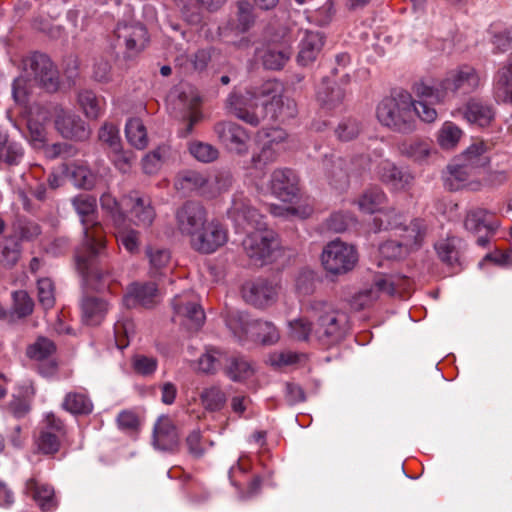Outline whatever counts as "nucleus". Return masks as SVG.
Masks as SVG:
<instances>
[{
	"instance_id": "f704fd0d",
	"label": "nucleus",
	"mask_w": 512,
	"mask_h": 512,
	"mask_svg": "<svg viewBox=\"0 0 512 512\" xmlns=\"http://www.w3.org/2000/svg\"><path fill=\"white\" fill-rule=\"evenodd\" d=\"M497 100L512 104V53L505 65L498 71L495 83Z\"/></svg>"
},
{
	"instance_id": "79ce46f5",
	"label": "nucleus",
	"mask_w": 512,
	"mask_h": 512,
	"mask_svg": "<svg viewBox=\"0 0 512 512\" xmlns=\"http://www.w3.org/2000/svg\"><path fill=\"white\" fill-rule=\"evenodd\" d=\"M461 240L456 237H449L439 241L435 249L439 259L448 266L455 267L460 264Z\"/></svg>"
},
{
	"instance_id": "20e7f679",
	"label": "nucleus",
	"mask_w": 512,
	"mask_h": 512,
	"mask_svg": "<svg viewBox=\"0 0 512 512\" xmlns=\"http://www.w3.org/2000/svg\"><path fill=\"white\" fill-rule=\"evenodd\" d=\"M29 140L35 148L42 147L47 138L46 124L53 117L56 130L67 139L83 141L90 129L76 114L58 104H33L25 110Z\"/></svg>"
},
{
	"instance_id": "8fccbe9b",
	"label": "nucleus",
	"mask_w": 512,
	"mask_h": 512,
	"mask_svg": "<svg viewBox=\"0 0 512 512\" xmlns=\"http://www.w3.org/2000/svg\"><path fill=\"white\" fill-rule=\"evenodd\" d=\"M227 355L215 348H207L197 361V369L206 374H214L222 366L225 367Z\"/></svg>"
},
{
	"instance_id": "09e8293b",
	"label": "nucleus",
	"mask_w": 512,
	"mask_h": 512,
	"mask_svg": "<svg viewBox=\"0 0 512 512\" xmlns=\"http://www.w3.org/2000/svg\"><path fill=\"white\" fill-rule=\"evenodd\" d=\"M225 373L233 381H244L253 376L254 368L243 357L227 356Z\"/></svg>"
},
{
	"instance_id": "6e6d98bb",
	"label": "nucleus",
	"mask_w": 512,
	"mask_h": 512,
	"mask_svg": "<svg viewBox=\"0 0 512 512\" xmlns=\"http://www.w3.org/2000/svg\"><path fill=\"white\" fill-rule=\"evenodd\" d=\"M462 130L453 122L446 121L437 133V142L443 149H453L462 137Z\"/></svg>"
},
{
	"instance_id": "a19ab883",
	"label": "nucleus",
	"mask_w": 512,
	"mask_h": 512,
	"mask_svg": "<svg viewBox=\"0 0 512 512\" xmlns=\"http://www.w3.org/2000/svg\"><path fill=\"white\" fill-rule=\"evenodd\" d=\"M54 352H55L54 343L45 337L38 338L35 343L31 344L27 348V356L29 358L36 360V361H40V362H42V361L48 362V364H49L48 370L42 371V373H44L45 375L52 373V371L54 370L55 363L52 360H50V357L52 356V354Z\"/></svg>"
},
{
	"instance_id": "774afa93",
	"label": "nucleus",
	"mask_w": 512,
	"mask_h": 512,
	"mask_svg": "<svg viewBox=\"0 0 512 512\" xmlns=\"http://www.w3.org/2000/svg\"><path fill=\"white\" fill-rule=\"evenodd\" d=\"M261 150L258 154L253 155L251 159L252 168L262 170L265 166L275 162L280 155V152L270 147L269 145L261 142Z\"/></svg>"
},
{
	"instance_id": "338daca9",
	"label": "nucleus",
	"mask_w": 512,
	"mask_h": 512,
	"mask_svg": "<svg viewBox=\"0 0 512 512\" xmlns=\"http://www.w3.org/2000/svg\"><path fill=\"white\" fill-rule=\"evenodd\" d=\"M68 174L77 187L89 189L94 185V175L85 166L73 165L68 169Z\"/></svg>"
},
{
	"instance_id": "f257e3e1",
	"label": "nucleus",
	"mask_w": 512,
	"mask_h": 512,
	"mask_svg": "<svg viewBox=\"0 0 512 512\" xmlns=\"http://www.w3.org/2000/svg\"><path fill=\"white\" fill-rule=\"evenodd\" d=\"M226 107L238 119L252 126H258L265 119L284 121L297 114L296 102L280 94V85L276 81H266L244 94L230 93Z\"/></svg>"
},
{
	"instance_id": "5fc2aeb1",
	"label": "nucleus",
	"mask_w": 512,
	"mask_h": 512,
	"mask_svg": "<svg viewBox=\"0 0 512 512\" xmlns=\"http://www.w3.org/2000/svg\"><path fill=\"white\" fill-rule=\"evenodd\" d=\"M314 328L315 326L303 316L287 321V335L292 340H309L311 336L314 337Z\"/></svg>"
},
{
	"instance_id": "a878e982",
	"label": "nucleus",
	"mask_w": 512,
	"mask_h": 512,
	"mask_svg": "<svg viewBox=\"0 0 512 512\" xmlns=\"http://www.w3.org/2000/svg\"><path fill=\"white\" fill-rule=\"evenodd\" d=\"M155 448L162 451H172L179 444V437L172 420L167 416L158 418L153 433Z\"/></svg>"
},
{
	"instance_id": "052dcab7",
	"label": "nucleus",
	"mask_w": 512,
	"mask_h": 512,
	"mask_svg": "<svg viewBox=\"0 0 512 512\" xmlns=\"http://www.w3.org/2000/svg\"><path fill=\"white\" fill-rule=\"evenodd\" d=\"M170 156V149L167 147H159L153 152L147 154L143 158V169L147 174L156 173L163 163H165Z\"/></svg>"
},
{
	"instance_id": "603ef678",
	"label": "nucleus",
	"mask_w": 512,
	"mask_h": 512,
	"mask_svg": "<svg viewBox=\"0 0 512 512\" xmlns=\"http://www.w3.org/2000/svg\"><path fill=\"white\" fill-rule=\"evenodd\" d=\"M251 337L264 345H273L280 339L277 327L269 321L253 320Z\"/></svg>"
},
{
	"instance_id": "bb28decb",
	"label": "nucleus",
	"mask_w": 512,
	"mask_h": 512,
	"mask_svg": "<svg viewBox=\"0 0 512 512\" xmlns=\"http://www.w3.org/2000/svg\"><path fill=\"white\" fill-rule=\"evenodd\" d=\"M114 235L120 248H124L129 254H137L141 246V234L132 228L128 219L123 220L121 216L115 219Z\"/></svg>"
},
{
	"instance_id": "864d4df0",
	"label": "nucleus",
	"mask_w": 512,
	"mask_h": 512,
	"mask_svg": "<svg viewBox=\"0 0 512 512\" xmlns=\"http://www.w3.org/2000/svg\"><path fill=\"white\" fill-rule=\"evenodd\" d=\"M125 134L128 142L137 149H144L148 145L147 131L139 118H131L127 121Z\"/></svg>"
},
{
	"instance_id": "7ed1b4c3",
	"label": "nucleus",
	"mask_w": 512,
	"mask_h": 512,
	"mask_svg": "<svg viewBox=\"0 0 512 512\" xmlns=\"http://www.w3.org/2000/svg\"><path fill=\"white\" fill-rule=\"evenodd\" d=\"M72 203L80 217L83 232L81 247L76 252L77 269L87 286L98 289L104 275L98 268L97 258L105 254L106 237L97 217L96 199L80 194Z\"/></svg>"
},
{
	"instance_id": "0e129e2a",
	"label": "nucleus",
	"mask_w": 512,
	"mask_h": 512,
	"mask_svg": "<svg viewBox=\"0 0 512 512\" xmlns=\"http://www.w3.org/2000/svg\"><path fill=\"white\" fill-rule=\"evenodd\" d=\"M134 323L129 320H119L114 325L115 343L119 349H124L129 344L130 337L134 334Z\"/></svg>"
},
{
	"instance_id": "72a5a7b5",
	"label": "nucleus",
	"mask_w": 512,
	"mask_h": 512,
	"mask_svg": "<svg viewBox=\"0 0 512 512\" xmlns=\"http://www.w3.org/2000/svg\"><path fill=\"white\" fill-rule=\"evenodd\" d=\"M82 319L87 325H98L109 310L106 300L99 297H85L81 303Z\"/></svg>"
},
{
	"instance_id": "ea45409f",
	"label": "nucleus",
	"mask_w": 512,
	"mask_h": 512,
	"mask_svg": "<svg viewBox=\"0 0 512 512\" xmlns=\"http://www.w3.org/2000/svg\"><path fill=\"white\" fill-rule=\"evenodd\" d=\"M177 96L183 107L189 110L187 128L183 133V136H187L191 133L193 126L201 119V113L196 110L200 103V97L198 92L192 87H187L178 93Z\"/></svg>"
},
{
	"instance_id": "aec40b11",
	"label": "nucleus",
	"mask_w": 512,
	"mask_h": 512,
	"mask_svg": "<svg viewBox=\"0 0 512 512\" xmlns=\"http://www.w3.org/2000/svg\"><path fill=\"white\" fill-rule=\"evenodd\" d=\"M219 139L233 152L244 154L248 151L249 133L233 122H219L214 127Z\"/></svg>"
},
{
	"instance_id": "a18cd8bd",
	"label": "nucleus",
	"mask_w": 512,
	"mask_h": 512,
	"mask_svg": "<svg viewBox=\"0 0 512 512\" xmlns=\"http://www.w3.org/2000/svg\"><path fill=\"white\" fill-rule=\"evenodd\" d=\"M146 256L149 260L151 275H164L170 269L171 253L168 249L148 247Z\"/></svg>"
},
{
	"instance_id": "58836bf2",
	"label": "nucleus",
	"mask_w": 512,
	"mask_h": 512,
	"mask_svg": "<svg viewBox=\"0 0 512 512\" xmlns=\"http://www.w3.org/2000/svg\"><path fill=\"white\" fill-rule=\"evenodd\" d=\"M225 322L229 330L240 341L251 336L253 320H250L247 314L236 310H229L226 313Z\"/></svg>"
},
{
	"instance_id": "1a4fd4ad",
	"label": "nucleus",
	"mask_w": 512,
	"mask_h": 512,
	"mask_svg": "<svg viewBox=\"0 0 512 512\" xmlns=\"http://www.w3.org/2000/svg\"><path fill=\"white\" fill-rule=\"evenodd\" d=\"M308 310L316 317L314 337L324 345H333L348 332L349 317L345 311L324 300H312Z\"/></svg>"
},
{
	"instance_id": "cd10ccee",
	"label": "nucleus",
	"mask_w": 512,
	"mask_h": 512,
	"mask_svg": "<svg viewBox=\"0 0 512 512\" xmlns=\"http://www.w3.org/2000/svg\"><path fill=\"white\" fill-rule=\"evenodd\" d=\"M157 297V287L155 283H132L128 286L123 297V304L127 308L141 305L149 307L154 304Z\"/></svg>"
},
{
	"instance_id": "473e14b6",
	"label": "nucleus",
	"mask_w": 512,
	"mask_h": 512,
	"mask_svg": "<svg viewBox=\"0 0 512 512\" xmlns=\"http://www.w3.org/2000/svg\"><path fill=\"white\" fill-rule=\"evenodd\" d=\"M291 56V49L286 45L271 44L258 52L263 66L270 70H279L284 67Z\"/></svg>"
},
{
	"instance_id": "c9c22d12",
	"label": "nucleus",
	"mask_w": 512,
	"mask_h": 512,
	"mask_svg": "<svg viewBox=\"0 0 512 512\" xmlns=\"http://www.w3.org/2000/svg\"><path fill=\"white\" fill-rule=\"evenodd\" d=\"M459 160L476 171L485 167L490 161L488 145L482 141L472 143L459 157Z\"/></svg>"
},
{
	"instance_id": "c03bdc74",
	"label": "nucleus",
	"mask_w": 512,
	"mask_h": 512,
	"mask_svg": "<svg viewBox=\"0 0 512 512\" xmlns=\"http://www.w3.org/2000/svg\"><path fill=\"white\" fill-rule=\"evenodd\" d=\"M77 101L87 118L97 119L103 113L105 100L102 97H98L93 91H80Z\"/></svg>"
},
{
	"instance_id": "37998d69",
	"label": "nucleus",
	"mask_w": 512,
	"mask_h": 512,
	"mask_svg": "<svg viewBox=\"0 0 512 512\" xmlns=\"http://www.w3.org/2000/svg\"><path fill=\"white\" fill-rule=\"evenodd\" d=\"M386 201V194L379 187L366 189L355 201L359 210L363 213L372 214L380 209Z\"/></svg>"
},
{
	"instance_id": "e433bc0d",
	"label": "nucleus",
	"mask_w": 512,
	"mask_h": 512,
	"mask_svg": "<svg viewBox=\"0 0 512 512\" xmlns=\"http://www.w3.org/2000/svg\"><path fill=\"white\" fill-rule=\"evenodd\" d=\"M270 212L277 217L305 219L312 214L313 208L306 199H297L285 205H272Z\"/></svg>"
},
{
	"instance_id": "4be33fe9",
	"label": "nucleus",
	"mask_w": 512,
	"mask_h": 512,
	"mask_svg": "<svg viewBox=\"0 0 512 512\" xmlns=\"http://www.w3.org/2000/svg\"><path fill=\"white\" fill-rule=\"evenodd\" d=\"M213 182L218 185L215 190H211L210 181L204 174L196 171H187L179 177V188L183 190H198L202 195L207 197H214L217 193L226 190L230 184V178L227 176L223 183H220L218 178H215Z\"/></svg>"
},
{
	"instance_id": "680f3d73",
	"label": "nucleus",
	"mask_w": 512,
	"mask_h": 512,
	"mask_svg": "<svg viewBox=\"0 0 512 512\" xmlns=\"http://www.w3.org/2000/svg\"><path fill=\"white\" fill-rule=\"evenodd\" d=\"M190 154L198 161L209 163L218 158V150L209 143L193 141L189 144Z\"/></svg>"
},
{
	"instance_id": "69168bd1",
	"label": "nucleus",
	"mask_w": 512,
	"mask_h": 512,
	"mask_svg": "<svg viewBox=\"0 0 512 512\" xmlns=\"http://www.w3.org/2000/svg\"><path fill=\"white\" fill-rule=\"evenodd\" d=\"M38 300L44 309L53 307L55 303V288L50 278L37 281Z\"/></svg>"
},
{
	"instance_id": "4468645a",
	"label": "nucleus",
	"mask_w": 512,
	"mask_h": 512,
	"mask_svg": "<svg viewBox=\"0 0 512 512\" xmlns=\"http://www.w3.org/2000/svg\"><path fill=\"white\" fill-rule=\"evenodd\" d=\"M207 221L205 207L194 201H187L175 212V223L177 230L193 240V236L204 228Z\"/></svg>"
},
{
	"instance_id": "9d476101",
	"label": "nucleus",
	"mask_w": 512,
	"mask_h": 512,
	"mask_svg": "<svg viewBox=\"0 0 512 512\" xmlns=\"http://www.w3.org/2000/svg\"><path fill=\"white\" fill-rule=\"evenodd\" d=\"M411 288V281L399 275H379L376 276L373 285L357 293L352 300V306L356 309H363L376 301L380 294L385 293L390 296L408 293Z\"/></svg>"
},
{
	"instance_id": "e2e57ef3",
	"label": "nucleus",
	"mask_w": 512,
	"mask_h": 512,
	"mask_svg": "<svg viewBox=\"0 0 512 512\" xmlns=\"http://www.w3.org/2000/svg\"><path fill=\"white\" fill-rule=\"evenodd\" d=\"M20 257V245L14 239L5 240L0 246V264L4 267H12Z\"/></svg>"
},
{
	"instance_id": "bf43d9fd",
	"label": "nucleus",
	"mask_w": 512,
	"mask_h": 512,
	"mask_svg": "<svg viewBox=\"0 0 512 512\" xmlns=\"http://www.w3.org/2000/svg\"><path fill=\"white\" fill-rule=\"evenodd\" d=\"M33 301L25 291H16L13 293V312L8 314L10 321L14 317L22 318L29 315L33 311Z\"/></svg>"
},
{
	"instance_id": "9b49d317",
	"label": "nucleus",
	"mask_w": 512,
	"mask_h": 512,
	"mask_svg": "<svg viewBox=\"0 0 512 512\" xmlns=\"http://www.w3.org/2000/svg\"><path fill=\"white\" fill-rule=\"evenodd\" d=\"M321 261L328 273L342 275L355 267L358 261V253L353 245L340 240H334L324 247Z\"/></svg>"
},
{
	"instance_id": "7c9ffc66",
	"label": "nucleus",
	"mask_w": 512,
	"mask_h": 512,
	"mask_svg": "<svg viewBox=\"0 0 512 512\" xmlns=\"http://www.w3.org/2000/svg\"><path fill=\"white\" fill-rule=\"evenodd\" d=\"M24 491L32 496L43 511H50L56 507L54 489L50 485L30 478L25 483Z\"/></svg>"
},
{
	"instance_id": "412c9836",
	"label": "nucleus",
	"mask_w": 512,
	"mask_h": 512,
	"mask_svg": "<svg viewBox=\"0 0 512 512\" xmlns=\"http://www.w3.org/2000/svg\"><path fill=\"white\" fill-rule=\"evenodd\" d=\"M65 434L62 421L52 413L45 417L44 427L37 438V447L44 454H54L60 448V438Z\"/></svg>"
},
{
	"instance_id": "2eb2a0df",
	"label": "nucleus",
	"mask_w": 512,
	"mask_h": 512,
	"mask_svg": "<svg viewBox=\"0 0 512 512\" xmlns=\"http://www.w3.org/2000/svg\"><path fill=\"white\" fill-rule=\"evenodd\" d=\"M121 203L129 212L130 224L141 228H149L153 224L156 211L148 197L131 192L122 198Z\"/></svg>"
},
{
	"instance_id": "393cba45",
	"label": "nucleus",
	"mask_w": 512,
	"mask_h": 512,
	"mask_svg": "<svg viewBox=\"0 0 512 512\" xmlns=\"http://www.w3.org/2000/svg\"><path fill=\"white\" fill-rule=\"evenodd\" d=\"M366 159L359 157L355 161L350 160L349 162L341 157L331 156L323 160V169L325 170L327 177L334 180L335 183L346 182L349 175L358 172L364 167Z\"/></svg>"
},
{
	"instance_id": "0eeeda50",
	"label": "nucleus",
	"mask_w": 512,
	"mask_h": 512,
	"mask_svg": "<svg viewBox=\"0 0 512 512\" xmlns=\"http://www.w3.org/2000/svg\"><path fill=\"white\" fill-rule=\"evenodd\" d=\"M39 85L48 92H55L59 87V74L50 58L44 54L34 53L23 60V72L14 80L12 94L15 102L25 104L30 89Z\"/></svg>"
},
{
	"instance_id": "a211bd4d",
	"label": "nucleus",
	"mask_w": 512,
	"mask_h": 512,
	"mask_svg": "<svg viewBox=\"0 0 512 512\" xmlns=\"http://www.w3.org/2000/svg\"><path fill=\"white\" fill-rule=\"evenodd\" d=\"M270 190L272 194L284 203H292L294 200L303 199L299 194L298 177L290 169H276L270 178Z\"/></svg>"
},
{
	"instance_id": "13d9d810",
	"label": "nucleus",
	"mask_w": 512,
	"mask_h": 512,
	"mask_svg": "<svg viewBox=\"0 0 512 512\" xmlns=\"http://www.w3.org/2000/svg\"><path fill=\"white\" fill-rule=\"evenodd\" d=\"M410 253L399 238L388 240L379 246V255L386 260H400Z\"/></svg>"
},
{
	"instance_id": "b1692460",
	"label": "nucleus",
	"mask_w": 512,
	"mask_h": 512,
	"mask_svg": "<svg viewBox=\"0 0 512 512\" xmlns=\"http://www.w3.org/2000/svg\"><path fill=\"white\" fill-rule=\"evenodd\" d=\"M378 175L380 180L393 191L408 190L414 181V177L409 171L397 167L389 160H384L379 164Z\"/></svg>"
},
{
	"instance_id": "4d7b16f0",
	"label": "nucleus",
	"mask_w": 512,
	"mask_h": 512,
	"mask_svg": "<svg viewBox=\"0 0 512 512\" xmlns=\"http://www.w3.org/2000/svg\"><path fill=\"white\" fill-rule=\"evenodd\" d=\"M210 59V51L201 49L192 56H179V58H177V63L185 72L202 71L206 68Z\"/></svg>"
},
{
	"instance_id": "49530a36",
	"label": "nucleus",
	"mask_w": 512,
	"mask_h": 512,
	"mask_svg": "<svg viewBox=\"0 0 512 512\" xmlns=\"http://www.w3.org/2000/svg\"><path fill=\"white\" fill-rule=\"evenodd\" d=\"M260 142H264L280 153L290 147V137L287 132L280 127L265 128L258 132Z\"/></svg>"
},
{
	"instance_id": "4c0bfd02",
	"label": "nucleus",
	"mask_w": 512,
	"mask_h": 512,
	"mask_svg": "<svg viewBox=\"0 0 512 512\" xmlns=\"http://www.w3.org/2000/svg\"><path fill=\"white\" fill-rule=\"evenodd\" d=\"M227 392L219 385L205 387L199 393L201 406L209 412L222 410L227 402Z\"/></svg>"
},
{
	"instance_id": "de8ad7c7",
	"label": "nucleus",
	"mask_w": 512,
	"mask_h": 512,
	"mask_svg": "<svg viewBox=\"0 0 512 512\" xmlns=\"http://www.w3.org/2000/svg\"><path fill=\"white\" fill-rule=\"evenodd\" d=\"M343 98V90L330 82H323L317 90V100L327 110L338 107L342 103Z\"/></svg>"
},
{
	"instance_id": "f03ea898",
	"label": "nucleus",
	"mask_w": 512,
	"mask_h": 512,
	"mask_svg": "<svg viewBox=\"0 0 512 512\" xmlns=\"http://www.w3.org/2000/svg\"><path fill=\"white\" fill-rule=\"evenodd\" d=\"M227 213L239 229H253L242 242L244 252L253 265L263 266L277 260L282 254L280 241L273 230L266 228L264 216L251 206L244 193L233 196Z\"/></svg>"
},
{
	"instance_id": "39448f33",
	"label": "nucleus",
	"mask_w": 512,
	"mask_h": 512,
	"mask_svg": "<svg viewBox=\"0 0 512 512\" xmlns=\"http://www.w3.org/2000/svg\"><path fill=\"white\" fill-rule=\"evenodd\" d=\"M407 91H396L390 97L384 98L377 106L376 117L385 127L394 132L408 134L415 130V116L423 122L432 123L438 113L429 100L416 97Z\"/></svg>"
},
{
	"instance_id": "6e6552de",
	"label": "nucleus",
	"mask_w": 512,
	"mask_h": 512,
	"mask_svg": "<svg viewBox=\"0 0 512 512\" xmlns=\"http://www.w3.org/2000/svg\"><path fill=\"white\" fill-rule=\"evenodd\" d=\"M374 232L391 230L410 252L417 250L423 243L428 232V225L424 219L414 218L407 220L404 214L391 209L381 212L373 219Z\"/></svg>"
},
{
	"instance_id": "ddd939ff",
	"label": "nucleus",
	"mask_w": 512,
	"mask_h": 512,
	"mask_svg": "<svg viewBox=\"0 0 512 512\" xmlns=\"http://www.w3.org/2000/svg\"><path fill=\"white\" fill-rule=\"evenodd\" d=\"M495 216L483 208L470 209L464 219L465 229L477 236V244L486 247L499 227Z\"/></svg>"
},
{
	"instance_id": "c85d7f7f",
	"label": "nucleus",
	"mask_w": 512,
	"mask_h": 512,
	"mask_svg": "<svg viewBox=\"0 0 512 512\" xmlns=\"http://www.w3.org/2000/svg\"><path fill=\"white\" fill-rule=\"evenodd\" d=\"M478 173L472 167L465 165L458 158L455 162L448 166L447 175L445 176V185L450 190H458L463 187L472 185V178Z\"/></svg>"
},
{
	"instance_id": "dca6fc26",
	"label": "nucleus",
	"mask_w": 512,
	"mask_h": 512,
	"mask_svg": "<svg viewBox=\"0 0 512 512\" xmlns=\"http://www.w3.org/2000/svg\"><path fill=\"white\" fill-rule=\"evenodd\" d=\"M227 239V231L218 221L207 220L204 228L193 236L190 244L196 251L210 254L223 246Z\"/></svg>"
},
{
	"instance_id": "423d86ee",
	"label": "nucleus",
	"mask_w": 512,
	"mask_h": 512,
	"mask_svg": "<svg viewBox=\"0 0 512 512\" xmlns=\"http://www.w3.org/2000/svg\"><path fill=\"white\" fill-rule=\"evenodd\" d=\"M483 83L482 74L473 66L463 64L447 72L437 83L416 82L412 91L416 97L429 100L434 106L444 103L449 96L467 95L475 92Z\"/></svg>"
},
{
	"instance_id": "f3484780",
	"label": "nucleus",
	"mask_w": 512,
	"mask_h": 512,
	"mask_svg": "<svg viewBox=\"0 0 512 512\" xmlns=\"http://www.w3.org/2000/svg\"><path fill=\"white\" fill-rule=\"evenodd\" d=\"M278 285L264 279L248 282L242 287V297L250 305L266 308L274 304L278 297Z\"/></svg>"
},
{
	"instance_id": "3c124183",
	"label": "nucleus",
	"mask_w": 512,
	"mask_h": 512,
	"mask_svg": "<svg viewBox=\"0 0 512 512\" xmlns=\"http://www.w3.org/2000/svg\"><path fill=\"white\" fill-rule=\"evenodd\" d=\"M63 409L74 415L89 414L93 410V404L83 392H69L62 403Z\"/></svg>"
},
{
	"instance_id": "5701e85b",
	"label": "nucleus",
	"mask_w": 512,
	"mask_h": 512,
	"mask_svg": "<svg viewBox=\"0 0 512 512\" xmlns=\"http://www.w3.org/2000/svg\"><path fill=\"white\" fill-rule=\"evenodd\" d=\"M399 153L418 165H428L437 154L431 141L421 138L406 139L398 144Z\"/></svg>"
},
{
	"instance_id": "c756f323",
	"label": "nucleus",
	"mask_w": 512,
	"mask_h": 512,
	"mask_svg": "<svg viewBox=\"0 0 512 512\" xmlns=\"http://www.w3.org/2000/svg\"><path fill=\"white\" fill-rule=\"evenodd\" d=\"M462 114L469 123L480 127L489 125L494 118L492 106L475 98L466 103Z\"/></svg>"
},
{
	"instance_id": "6ab92c4d",
	"label": "nucleus",
	"mask_w": 512,
	"mask_h": 512,
	"mask_svg": "<svg viewBox=\"0 0 512 512\" xmlns=\"http://www.w3.org/2000/svg\"><path fill=\"white\" fill-rule=\"evenodd\" d=\"M118 47H125L127 57H132L142 51L148 36L145 27L139 23L119 24L115 30Z\"/></svg>"
},
{
	"instance_id": "f8f14e48",
	"label": "nucleus",
	"mask_w": 512,
	"mask_h": 512,
	"mask_svg": "<svg viewBox=\"0 0 512 512\" xmlns=\"http://www.w3.org/2000/svg\"><path fill=\"white\" fill-rule=\"evenodd\" d=\"M174 320L189 330H198L204 323L205 314L192 291L176 295L172 302Z\"/></svg>"
},
{
	"instance_id": "2f4dec72",
	"label": "nucleus",
	"mask_w": 512,
	"mask_h": 512,
	"mask_svg": "<svg viewBox=\"0 0 512 512\" xmlns=\"http://www.w3.org/2000/svg\"><path fill=\"white\" fill-rule=\"evenodd\" d=\"M324 44L323 36L319 32H305L299 44L297 61L302 66L311 64L317 58Z\"/></svg>"
}]
</instances>
